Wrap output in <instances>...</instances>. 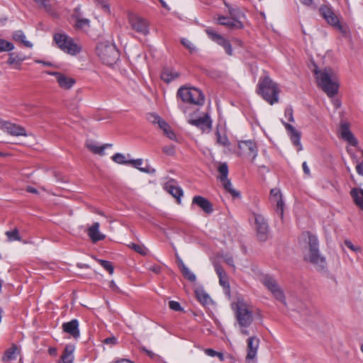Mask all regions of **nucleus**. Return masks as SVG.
Masks as SVG:
<instances>
[{"label":"nucleus","mask_w":363,"mask_h":363,"mask_svg":"<svg viewBox=\"0 0 363 363\" xmlns=\"http://www.w3.org/2000/svg\"><path fill=\"white\" fill-rule=\"evenodd\" d=\"M318 84L329 97L337 94L339 84L337 77L331 68L326 67L323 70H314Z\"/></svg>","instance_id":"1"},{"label":"nucleus","mask_w":363,"mask_h":363,"mask_svg":"<svg viewBox=\"0 0 363 363\" xmlns=\"http://www.w3.org/2000/svg\"><path fill=\"white\" fill-rule=\"evenodd\" d=\"M280 89L269 76L260 77L257 84V93L269 104L279 101Z\"/></svg>","instance_id":"2"},{"label":"nucleus","mask_w":363,"mask_h":363,"mask_svg":"<svg viewBox=\"0 0 363 363\" xmlns=\"http://www.w3.org/2000/svg\"><path fill=\"white\" fill-rule=\"evenodd\" d=\"M308 235V254L306 259L311 263L317 270L323 271L327 267L326 259L321 255L318 249V240L316 236L307 233Z\"/></svg>","instance_id":"3"},{"label":"nucleus","mask_w":363,"mask_h":363,"mask_svg":"<svg viewBox=\"0 0 363 363\" xmlns=\"http://www.w3.org/2000/svg\"><path fill=\"white\" fill-rule=\"evenodd\" d=\"M96 52L104 64L112 66L119 60V52L113 44L101 43L96 47Z\"/></svg>","instance_id":"4"},{"label":"nucleus","mask_w":363,"mask_h":363,"mask_svg":"<svg viewBox=\"0 0 363 363\" xmlns=\"http://www.w3.org/2000/svg\"><path fill=\"white\" fill-rule=\"evenodd\" d=\"M53 41L64 52L75 55L81 52V47L74 43L73 38L64 33H56L53 35Z\"/></svg>","instance_id":"5"},{"label":"nucleus","mask_w":363,"mask_h":363,"mask_svg":"<svg viewBox=\"0 0 363 363\" xmlns=\"http://www.w3.org/2000/svg\"><path fill=\"white\" fill-rule=\"evenodd\" d=\"M177 96L180 97L182 101L194 105H203L205 101L203 92L194 87H180L177 91Z\"/></svg>","instance_id":"6"},{"label":"nucleus","mask_w":363,"mask_h":363,"mask_svg":"<svg viewBox=\"0 0 363 363\" xmlns=\"http://www.w3.org/2000/svg\"><path fill=\"white\" fill-rule=\"evenodd\" d=\"M320 15L325 20V21L331 26L336 28L341 33H345V30L340 21V16L333 9L327 5H322L319 8Z\"/></svg>","instance_id":"7"},{"label":"nucleus","mask_w":363,"mask_h":363,"mask_svg":"<svg viewBox=\"0 0 363 363\" xmlns=\"http://www.w3.org/2000/svg\"><path fill=\"white\" fill-rule=\"evenodd\" d=\"M235 316L238 323L241 328L249 327L253 321L252 311H250L247 306L243 302H238Z\"/></svg>","instance_id":"8"},{"label":"nucleus","mask_w":363,"mask_h":363,"mask_svg":"<svg viewBox=\"0 0 363 363\" xmlns=\"http://www.w3.org/2000/svg\"><path fill=\"white\" fill-rule=\"evenodd\" d=\"M262 283L268 289L269 291H271L277 300L286 304L284 292L280 289L276 279L273 277L268 274L264 276L262 279Z\"/></svg>","instance_id":"9"},{"label":"nucleus","mask_w":363,"mask_h":363,"mask_svg":"<svg viewBox=\"0 0 363 363\" xmlns=\"http://www.w3.org/2000/svg\"><path fill=\"white\" fill-rule=\"evenodd\" d=\"M128 22L133 30L143 35L149 33V26L147 21L134 13L128 14Z\"/></svg>","instance_id":"10"},{"label":"nucleus","mask_w":363,"mask_h":363,"mask_svg":"<svg viewBox=\"0 0 363 363\" xmlns=\"http://www.w3.org/2000/svg\"><path fill=\"white\" fill-rule=\"evenodd\" d=\"M255 223L257 239L259 241H266L269 235V225L264 218L260 214L255 215Z\"/></svg>","instance_id":"11"},{"label":"nucleus","mask_w":363,"mask_h":363,"mask_svg":"<svg viewBox=\"0 0 363 363\" xmlns=\"http://www.w3.org/2000/svg\"><path fill=\"white\" fill-rule=\"evenodd\" d=\"M238 147L240 155H244L247 157H251L252 162H254L258 152L257 147L255 141H240L238 143Z\"/></svg>","instance_id":"12"},{"label":"nucleus","mask_w":363,"mask_h":363,"mask_svg":"<svg viewBox=\"0 0 363 363\" xmlns=\"http://www.w3.org/2000/svg\"><path fill=\"white\" fill-rule=\"evenodd\" d=\"M46 73L49 75L55 77L59 86L63 89H70L76 83V80L74 78L67 77L61 72L48 71Z\"/></svg>","instance_id":"13"},{"label":"nucleus","mask_w":363,"mask_h":363,"mask_svg":"<svg viewBox=\"0 0 363 363\" xmlns=\"http://www.w3.org/2000/svg\"><path fill=\"white\" fill-rule=\"evenodd\" d=\"M281 123L287 130L293 145L297 147V151L302 150L303 147L301 143V132L298 131L292 125L284 121H281Z\"/></svg>","instance_id":"14"},{"label":"nucleus","mask_w":363,"mask_h":363,"mask_svg":"<svg viewBox=\"0 0 363 363\" xmlns=\"http://www.w3.org/2000/svg\"><path fill=\"white\" fill-rule=\"evenodd\" d=\"M350 126V123L346 121H342L340 122V130L341 138L348 142L352 146L355 147L358 145V142L351 132Z\"/></svg>","instance_id":"15"},{"label":"nucleus","mask_w":363,"mask_h":363,"mask_svg":"<svg viewBox=\"0 0 363 363\" xmlns=\"http://www.w3.org/2000/svg\"><path fill=\"white\" fill-rule=\"evenodd\" d=\"M189 123L200 128L203 132L209 131L212 128V121L208 114L196 119L191 118L189 120Z\"/></svg>","instance_id":"16"},{"label":"nucleus","mask_w":363,"mask_h":363,"mask_svg":"<svg viewBox=\"0 0 363 363\" xmlns=\"http://www.w3.org/2000/svg\"><path fill=\"white\" fill-rule=\"evenodd\" d=\"M272 200L276 203V211L282 218L284 216V201L282 199L281 191L279 189H272L270 191Z\"/></svg>","instance_id":"17"},{"label":"nucleus","mask_w":363,"mask_h":363,"mask_svg":"<svg viewBox=\"0 0 363 363\" xmlns=\"http://www.w3.org/2000/svg\"><path fill=\"white\" fill-rule=\"evenodd\" d=\"M192 205L198 206L206 213L210 214L213 211L212 203L201 196H195L192 199Z\"/></svg>","instance_id":"18"},{"label":"nucleus","mask_w":363,"mask_h":363,"mask_svg":"<svg viewBox=\"0 0 363 363\" xmlns=\"http://www.w3.org/2000/svg\"><path fill=\"white\" fill-rule=\"evenodd\" d=\"M62 330L74 338H78L79 337L80 333L79 330V322L77 319H73L69 322L64 323L62 324Z\"/></svg>","instance_id":"19"},{"label":"nucleus","mask_w":363,"mask_h":363,"mask_svg":"<svg viewBox=\"0 0 363 363\" xmlns=\"http://www.w3.org/2000/svg\"><path fill=\"white\" fill-rule=\"evenodd\" d=\"M4 130L11 135L13 136H27V132L25 128L17 125L16 123H12L11 122H8V123H4Z\"/></svg>","instance_id":"20"},{"label":"nucleus","mask_w":363,"mask_h":363,"mask_svg":"<svg viewBox=\"0 0 363 363\" xmlns=\"http://www.w3.org/2000/svg\"><path fill=\"white\" fill-rule=\"evenodd\" d=\"M259 340L255 337H250L247 340V354L246 359H253L257 354V351L259 347Z\"/></svg>","instance_id":"21"},{"label":"nucleus","mask_w":363,"mask_h":363,"mask_svg":"<svg viewBox=\"0 0 363 363\" xmlns=\"http://www.w3.org/2000/svg\"><path fill=\"white\" fill-rule=\"evenodd\" d=\"M99 227V223L96 222L94 223L87 230L88 235L93 242L103 240L106 238L105 235L100 233Z\"/></svg>","instance_id":"22"},{"label":"nucleus","mask_w":363,"mask_h":363,"mask_svg":"<svg viewBox=\"0 0 363 363\" xmlns=\"http://www.w3.org/2000/svg\"><path fill=\"white\" fill-rule=\"evenodd\" d=\"M218 22L219 24L225 26L229 28L240 29L243 27L241 21L239 20H235L231 17L220 16L218 18Z\"/></svg>","instance_id":"23"},{"label":"nucleus","mask_w":363,"mask_h":363,"mask_svg":"<svg viewBox=\"0 0 363 363\" xmlns=\"http://www.w3.org/2000/svg\"><path fill=\"white\" fill-rule=\"evenodd\" d=\"M20 352V350L16 344H12L5 352L2 357V361L9 362L16 359L17 354Z\"/></svg>","instance_id":"24"},{"label":"nucleus","mask_w":363,"mask_h":363,"mask_svg":"<svg viewBox=\"0 0 363 363\" xmlns=\"http://www.w3.org/2000/svg\"><path fill=\"white\" fill-rule=\"evenodd\" d=\"M350 195L352 197L354 203L363 210V189L353 188L350 191Z\"/></svg>","instance_id":"25"},{"label":"nucleus","mask_w":363,"mask_h":363,"mask_svg":"<svg viewBox=\"0 0 363 363\" xmlns=\"http://www.w3.org/2000/svg\"><path fill=\"white\" fill-rule=\"evenodd\" d=\"M128 162H130L129 164H131L133 167L137 168L143 172L152 174L155 172V170L150 167L149 165H147L145 167H142L141 165L143 163V159L129 160Z\"/></svg>","instance_id":"26"},{"label":"nucleus","mask_w":363,"mask_h":363,"mask_svg":"<svg viewBox=\"0 0 363 363\" xmlns=\"http://www.w3.org/2000/svg\"><path fill=\"white\" fill-rule=\"evenodd\" d=\"M177 72L169 68H164L161 73V79L166 83H169L179 77Z\"/></svg>","instance_id":"27"},{"label":"nucleus","mask_w":363,"mask_h":363,"mask_svg":"<svg viewBox=\"0 0 363 363\" xmlns=\"http://www.w3.org/2000/svg\"><path fill=\"white\" fill-rule=\"evenodd\" d=\"M206 33L208 35V37L214 42L218 43V45H221L222 47L223 45L227 43L228 40L225 39L223 36L217 33L213 30L211 28H208L206 30Z\"/></svg>","instance_id":"28"},{"label":"nucleus","mask_w":363,"mask_h":363,"mask_svg":"<svg viewBox=\"0 0 363 363\" xmlns=\"http://www.w3.org/2000/svg\"><path fill=\"white\" fill-rule=\"evenodd\" d=\"M26 60V56L22 53L10 52L7 63L9 65H16L20 66L21 62Z\"/></svg>","instance_id":"29"},{"label":"nucleus","mask_w":363,"mask_h":363,"mask_svg":"<svg viewBox=\"0 0 363 363\" xmlns=\"http://www.w3.org/2000/svg\"><path fill=\"white\" fill-rule=\"evenodd\" d=\"M13 39L15 41L23 43V45L27 48H30L33 47V44L30 41L26 40V35L22 30L15 31L13 34Z\"/></svg>","instance_id":"30"},{"label":"nucleus","mask_w":363,"mask_h":363,"mask_svg":"<svg viewBox=\"0 0 363 363\" xmlns=\"http://www.w3.org/2000/svg\"><path fill=\"white\" fill-rule=\"evenodd\" d=\"M86 147L93 153L98 154L99 155H104V150L106 149V145L98 146L95 143L86 142Z\"/></svg>","instance_id":"31"},{"label":"nucleus","mask_w":363,"mask_h":363,"mask_svg":"<svg viewBox=\"0 0 363 363\" xmlns=\"http://www.w3.org/2000/svg\"><path fill=\"white\" fill-rule=\"evenodd\" d=\"M224 189L230 194L233 197L237 198L240 196V194L239 191L235 190L233 186L230 181L228 179L220 181Z\"/></svg>","instance_id":"32"},{"label":"nucleus","mask_w":363,"mask_h":363,"mask_svg":"<svg viewBox=\"0 0 363 363\" xmlns=\"http://www.w3.org/2000/svg\"><path fill=\"white\" fill-rule=\"evenodd\" d=\"M195 294L197 299L203 305L208 304L211 301L209 295L203 289H196Z\"/></svg>","instance_id":"33"},{"label":"nucleus","mask_w":363,"mask_h":363,"mask_svg":"<svg viewBox=\"0 0 363 363\" xmlns=\"http://www.w3.org/2000/svg\"><path fill=\"white\" fill-rule=\"evenodd\" d=\"M75 23L74 24V28L77 30H84L85 28H89L90 27V21L88 18H77L75 19Z\"/></svg>","instance_id":"34"},{"label":"nucleus","mask_w":363,"mask_h":363,"mask_svg":"<svg viewBox=\"0 0 363 363\" xmlns=\"http://www.w3.org/2000/svg\"><path fill=\"white\" fill-rule=\"evenodd\" d=\"M218 172L219 173V176L218 177V179L220 181H223L224 179H228V166L226 162L220 163L218 167Z\"/></svg>","instance_id":"35"},{"label":"nucleus","mask_w":363,"mask_h":363,"mask_svg":"<svg viewBox=\"0 0 363 363\" xmlns=\"http://www.w3.org/2000/svg\"><path fill=\"white\" fill-rule=\"evenodd\" d=\"M180 271L185 279L191 282L196 281V275L184 264H182V270Z\"/></svg>","instance_id":"36"},{"label":"nucleus","mask_w":363,"mask_h":363,"mask_svg":"<svg viewBox=\"0 0 363 363\" xmlns=\"http://www.w3.org/2000/svg\"><path fill=\"white\" fill-rule=\"evenodd\" d=\"M40 9H43L45 11L50 14H52L53 11L52 6L50 4V0H33Z\"/></svg>","instance_id":"37"},{"label":"nucleus","mask_w":363,"mask_h":363,"mask_svg":"<svg viewBox=\"0 0 363 363\" xmlns=\"http://www.w3.org/2000/svg\"><path fill=\"white\" fill-rule=\"evenodd\" d=\"M5 234L7 236L8 240L9 242L21 240V238L19 235V231L17 228H14L11 231H6Z\"/></svg>","instance_id":"38"},{"label":"nucleus","mask_w":363,"mask_h":363,"mask_svg":"<svg viewBox=\"0 0 363 363\" xmlns=\"http://www.w3.org/2000/svg\"><path fill=\"white\" fill-rule=\"evenodd\" d=\"M168 191L171 195H172L178 200H179L180 197L183 195V191L181 188L171 185L168 186Z\"/></svg>","instance_id":"39"},{"label":"nucleus","mask_w":363,"mask_h":363,"mask_svg":"<svg viewBox=\"0 0 363 363\" xmlns=\"http://www.w3.org/2000/svg\"><path fill=\"white\" fill-rule=\"evenodd\" d=\"M225 6L228 8V13L230 17L235 20H239L240 17L242 15V12L238 8H233L228 4L225 3Z\"/></svg>","instance_id":"40"},{"label":"nucleus","mask_w":363,"mask_h":363,"mask_svg":"<svg viewBox=\"0 0 363 363\" xmlns=\"http://www.w3.org/2000/svg\"><path fill=\"white\" fill-rule=\"evenodd\" d=\"M113 161L120 164H129V160H125V157L121 153H116L111 157Z\"/></svg>","instance_id":"41"},{"label":"nucleus","mask_w":363,"mask_h":363,"mask_svg":"<svg viewBox=\"0 0 363 363\" xmlns=\"http://www.w3.org/2000/svg\"><path fill=\"white\" fill-rule=\"evenodd\" d=\"M182 45H184L186 49L189 50L191 54H193L196 52L197 49L196 46L188 39L182 38L180 40Z\"/></svg>","instance_id":"42"},{"label":"nucleus","mask_w":363,"mask_h":363,"mask_svg":"<svg viewBox=\"0 0 363 363\" xmlns=\"http://www.w3.org/2000/svg\"><path fill=\"white\" fill-rule=\"evenodd\" d=\"M14 48L13 43L4 40L0 39V52L11 51Z\"/></svg>","instance_id":"43"},{"label":"nucleus","mask_w":363,"mask_h":363,"mask_svg":"<svg viewBox=\"0 0 363 363\" xmlns=\"http://www.w3.org/2000/svg\"><path fill=\"white\" fill-rule=\"evenodd\" d=\"M97 261L110 274H113L114 267L111 262L104 259H98Z\"/></svg>","instance_id":"44"},{"label":"nucleus","mask_w":363,"mask_h":363,"mask_svg":"<svg viewBox=\"0 0 363 363\" xmlns=\"http://www.w3.org/2000/svg\"><path fill=\"white\" fill-rule=\"evenodd\" d=\"M132 250L139 253L141 255H145L147 254V250L143 245H140L135 243H131L128 245Z\"/></svg>","instance_id":"45"},{"label":"nucleus","mask_w":363,"mask_h":363,"mask_svg":"<svg viewBox=\"0 0 363 363\" xmlns=\"http://www.w3.org/2000/svg\"><path fill=\"white\" fill-rule=\"evenodd\" d=\"M214 268H215V271H216L219 279H220V277L225 278V277H228L224 269L220 264L214 263Z\"/></svg>","instance_id":"46"},{"label":"nucleus","mask_w":363,"mask_h":363,"mask_svg":"<svg viewBox=\"0 0 363 363\" xmlns=\"http://www.w3.org/2000/svg\"><path fill=\"white\" fill-rule=\"evenodd\" d=\"M217 136V143L223 146H228L230 143L228 141V138L225 135H221L220 133L218 131L216 133Z\"/></svg>","instance_id":"47"},{"label":"nucleus","mask_w":363,"mask_h":363,"mask_svg":"<svg viewBox=\"0 0 363 363\" xmlns=\"http://www.w3.org/2000/svg\"><path fill=\"white\" fill-rule=\"evenodd\" d=\"M162 118L156 113H148L147 119L152 124H157Z\"/></svg>","instance_id":"48"},{"label":"nucleus","mask_w":363,"mask_h":363,"mask_svg":"<svg viewBox=\"0 0 363 363\" xmlns=\"http://www.w3.org/2000/svg\"><path fill=\"white\" fill-rule=\"evenodd\" d=\"M169 307L170 309H172L174 311H183V308L181 306L180 303L175 301H170L169 302Z\"/></svg>","instance_id":"49"},{"label":"nucleus","mask_w":363,"mask_h":363,"mask_svg":"<svg viewBox=\"0 0 363 363\" xmlns=\"http://www.w3.org/2000/svg\"><path fill=\"white\" fill-rule=\"evenodd\" d=\"M162 152L169 155L173 156L175 154V150L174 145H167L162 147Z\"/></svg>","instance_id":"50"},{"label":"nucleus","mask_w":363,"mask_h":363,"mask_svg":"<svg viewBox=\"0 0 363 363\" xmlns=\"http://www.w3.org/2000/svg\"><path fill=\"white\" fill-rule=\"evenodd\" d=\"M284 115L288 118L289 122H294L293 108L291 106L286 107L285 108Z\"/></svg>","instance_id":"51"},{"label":"nucleus","mask_w":363,"mask_h":363,"mask_svg":"<svg viewBox=\"0 0 363 363\" xmlns=\"http://www.w3.org/2000/svg\"><path fill=\"white\" fill-rule=\"evenodd\" d=\"M82 12H81L80 6H77V7L74 8V10H73L72 13L71 14L70 18L72 20H75V19H77V18H82Z\"/></svg>","instance_id":"52"},{"label":"nucleus","mask_w":363,"mask_h":363,"mask_svg":"<svg viewBox=\"0 0 363 363\" xmlns=\"http://www.w3.org/2000/svg\"><path fill=\"white\" fill-rule=\"evenodd\" d=\"M103 342L106 345H110L111 346H113L116 345L118 343V340L116 337L111 336L104 339Z\"/></svg>","instance_id":"53"},{"label":"nucleus","mask_w":363,"mask_h":363,"mask_svg":"<svg viewBox=\"0 0 363 363\" xmlns=\"http://www.w3.org/2000/svg\"><path fill=\"white\" fill-rule=\"evenodd\" d=\"M345 245L348 247L349 249H350L351 250L354 251V252H359L360 251V248L357 246H355L352 244V242L349 240H345Z\"/></svg>","instance_id":"54"},{"label":"nucleus","mask_w":363,"mask_h":363,"mask_svg":"<svg viewBox=\"0 0 363 363\" xmlns=\"http://www.w3.org/2000/svg\"><path fill=\"white\" fill-rule=\"evenodd\" d=\"M219 284L224 289H228V290L230 289V284H229V281H228V277H226L225 278L220 277V279H219Z\"/></svg>","instance_id":"55"},{"label":"nucleus","mask_w":363,"mask_h":363,"mask_svg":"<svg viewBox=\"0 0 363 363\" xmlns=\"http://www.w3.org/2000/svg\"><path fill=\"white\" fill-rule=\"evenodd\" d=\"M74 346L73 345H67L65 346L63 354L65 355H73L74 351Z\"/></svg>","instance_id":"56"},{"label":"nucleus","mask_w":363,"mask_h":363,"mask_svg":"<svg viewBox=\"0 0 363 363\" xmlns=\"http://www.w3.org/2000/svg\"><path fill=\"white\" fill-rule=\"evenodd\" d=\"M163 133L170 140H176V139H177L176 135L174 133V131L172 130L171 127H169V128L167 129V131H164Z\"/></svg>","instance_id":"57"},{"label":"nucleus","mask_w":363,"mask_h":363,"mask_svg":"<svg viewBox=\"0 0 363 363\" xmlns=\"http://www.w3.org/2000/svg\"><path fill=\"white\" fill-rule=\"evenodd\" d=\"M157 125L159 128L164 131H167V129L169 128V125L162 118L160 120V121L157 123Z\"/></svg>","instance_id":"58"},{"label":"nucleus","mask_w":363,"mask_h":363,"mask_svg":"<svg viewBox=\"0 0 363 363\" xmlns=\"http://www.w3.org/2000/svg\"><path fill=\"white\" fill-rule=\"evenodd\" d=\"M61 359L62 361V363H72L74 360V357L73 355L62 354Z\"/></svg>","instance_id":"59"},{"label":"nucleus","mask_w":363,"mask_h":363,"mask_svg":"<svg viewBox=\"0 0 363 363\" xmlns=\"http://www.w3.org/2000/svg\"><path fill=\"white\" fill-rule=\"evenodd\" d=\"M223 48L225 49V52L228 55H233V49H232V46H231V44L230 43V42L228 40L227 43H225Z\"/></svg>","instance_id":"60"},{"label":"nucleus","mask_w":363,"mask_h":363,"mask_svg":"<svg viewBox=\"0 0 363 363\" xmlns=\"http://www.w3.org/2000/svg\"><path fill=\"white\" fill-rule=\"evenodd\" d=\"M225 262L230 266L235 268L233 257L230 255H225L223 256Z\"/></svg>","instance_id":"61"},{"label":"nucleus","mask_w":363,"mask_h":363,"mask_svg":"<svg viewBox=\"0 0 363 363\" xmlns=\"http://www.w3.org/2000/svg\"><path fill=\"white\" fill-rule=\"evenodd\" d=\"M302 167H303V171L304 174L308 177H311V171L307 165L306 162H303Z\"/></svg>","instance_id":"62"},{"label":"nucleus","mask_w":363,"mask_h":363,"mask_svg":"<svg viewBox=\"0 0 363 363\" xmlns=\"http://www.w3.org/2000/svg\"><path fill=\"white\" fill-rule=\"evenodd\" d=\"M205 353L210 357H216L217 354V351L211 348H208L205 350Z\"/></svg>","instance_id":"63"},{"label":"nucleus","mask_w":363,"mask_h":363,"mask_svg":"<svg viewBox=\"0 0 363 363\" xmlns=\"http://www.w3.org/2000/svg\"><path fill=\"white\" fill-rule=\"evenodd\" d=\"M109 286L110 288L116 291V292H119L120 291V289L117 286V285L116 284V283L114 282V281H111L110 283H109Z\"/></svg>","instance_id":"64"}]
</instances>
